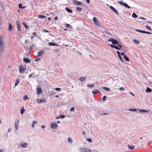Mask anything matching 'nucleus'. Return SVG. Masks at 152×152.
Here are the masks:
<instances>
[{
  "label": "nucleus",
  "instance_id": "nucleus-30",
  "mask_svg": "<svg viewBox=\"0 0 152 152\" xmlns=\"http://www.w3.org/2000/svg\"><path fill=\"white\" fill-rule=\"evenodd\" d=\"M132 16L133 18H136L138 17L137 15L134 12L132 14Z\"/></svg>",
  "mask_w": 152,
  "mask_h": 152
},
{
  "label": "nucleus",
  "instance_id": "nucleus-47",
  "mask_svg": "<svg viewBox=\"0 0 152 152\" xmlns=\"http://www.w3.org/2000/svg\"><path fill=\"white\" fill-rule=\"evenodd\" d=\"M55 90L56 91H59L61 90V89L59 88H55Z\"/></svg>",
  "mask_w": 152,
  "mask_h": 152
},
{
  "label": "nucleus",
  "instance_id": "nucleus-55",
  "mask_svg": "<svg viewBox=\"0 0 152 152\" xmlns=\"http://www.w3.org/2000/svg\"><path fill=\"white\" fill-rule=\"evenodd\" d=\"M108 45L110 46V47H111L113 48H114V45H113V44H111V45H109V44H108Z\"/></svg>",
  "mask_w": 152,
  "mask_h": 152
},
{
  "label": "nucleus",
  "instance_id": "nucleus-7",
  "mask_svg": "<svg viewBox=\"0 0 152 152\" xmlns=\"http://www.w3.org/2000/svg\"><path fill=\"white\" fill-rule=\"evenodd\" d=\"M58 126L56 123H51L50 124V127L52 129H56Z\"/></svg>",
  "mask_w": 152,
  "mask_h": 152
},
{
  "label": "nucleus",
  "instance_id": "nucleus-20",
  "mask_svg": "<svg viewBox=\"0 0 152 152\" xmlns=\"http://www.w3.org/2000/svg\"><path fill=\"white\" fill-rule=\"evenodd\" d=\"M21 146L22 148H26L28 147V145L26 143H22L21 144Z\"/></svg>",
  "mask_w": 152,
  "mask_h": 152
},
{
  "label": "nucleus",
  "instance_id": "nucleus-16",
  "mask_svg": "<svg viewBox=\"0 0 152 152\" xmlns=\"http://www.w3.org/2000/svg\"><path fill=\"white\" fill-rule=\"evenodd\" d=\"M65 10L68 13H71L72 12V10L68 7H66Z\"/></svg>",
  "mask_w": 152,
  "mask_h": 152
},
{
  "label": "nucleus",
  "instance_id": "nucleus-49",
  "mask_svg": "<svg viewBox=\"0 0 152 152\" xmlns=\"http://www.w3.org/2000/svg\"><path fill=\"white\" fill-rule=\"evenodd\" d=\"M54 51L56 53H58L59 52V50L58 49H54Z\"/></svg>",
  "mask_w": 152,
  "mask_h": 152
},
{
  "label": "nucleus",
  "instance_id": "nucleus-35",
  "mask_svg": "<svg viewBox=\"0 0 152 152\" xmlns=\"http://www.w3.org/2000/svg\"><path fill=\"white\" fill-rule=\"evenodd\" d=\"M22 24L24 26L25 28H28V26L24 22H22Z\"/></svg>",
  "mask_w": 152,
  "mask_h": 152
},
{
  "label": "nucleus",
  "instance_id": "nucleus-27",
  "mask_svg": "<svg viewBox=\"0 0 152 152\" xmlns=\"http://www.w3.org/2000/svg\"><path fill=\"white\" fill-rule=\"evenodd\" d=\"M37 123V121H33L32 122V126L33 128H34V125H36Z\"/></svg>",
  "mask_w": 152,
  "mask_h": 152
},
{
  "label": "nucleus",
  "instance_id": "nucleus-64",
  "mask_svg": "<svg viewBox=\"0 0 152 152\" xmlns=\"http://www.w3.org/2000/svg\"><path fill=\"white\" fill-rule=\"evenodd\" d=\"M58 19V17L57 16H56L54 18V20H57Z\"/></svg>",
  "mask_w": 152,
  "mask_h": 152
},
{
  "label": "nucleus",
  "instance_id": "nucleus-36",
  "mask_svg": "<svg viewBox=\"0 0 152 152\" xmlns=\"http://www.w3.org/2000/svg\"><path fill=\"white\" fill-rule=\"evenodd\" d=\"M145 27L147 29L149 30V31H152V30L151 27L148 26V25H146Z\"/></svg>",
  "mask_w": 152,
  "mask_h": 152
},
{
  "label": "nucleus",
  "instance_id": "nucleus-24",
  "mask_svg": "<svg viewBox=\"0 0 152 152\" xmlns=\"http://www.w3.org/2000/svg\"><path fill=\"white\" fill-rule=\"evenodd\" d=\"M45 17V15H38L37 17L38 18L43 19Z\"/></svg>",
  "mask_w": 152,
  "mask_h": 152
},
{
  "label": "nucleus",
  "instance_id": "nucleus-57",
  "mask_svg": "<svg viewBox=\"0 0 152 152\" xmlns=\"http://www.w3.org/2000/svg\"><path fill=\"white\" fill-rule=\"evenodd\" d=\"M42 31L44 32H48L49 31H48L45 29H44L43 30H42Z\"/></svg>",
  "mask_w": 152,
  "mask_h": 152
},
{
  "label": "nucleus",
  "instance_id": "nucleus-53",
  "mask_svg": "<svg viewBox=\"0 0 152 152\" xmlns=\"http://www.w3.org/2000/svg\"><path fill=\"white\" fill-rule=\"evenodd\" d=\"M22 4L21 3L19 4H18L19 8L20 9H21V7H22Z\"/></svg>",
  "mask_w": 152,
  "mask_h": 152
},
{
  "label": "nucleus",
  "instance_id": "nucleus-22",
  "mask_svg": "<svg viewBox=\"0 0 152 152\" xmlns=\"http://www.w3.org/2000/svg\"><path fill=\"white\" fill-rule=\"evenodd\" d=\"M145 91L146 92L150 93L152 91V90L149 87H148L146 89Z\"/></svg>",
  "mask_w": 152,
  "mask_h": 152
},
{
  "label": "nucleus",
  "instance_id": "nucleus-45",
  "mask_svg": "<svg viewBox=\"0 0 152 152\" xmlns=\"http://www.w3.org/2000/svg\"><path fill=\"white\" fill-rule=\"evenodd\" d=\"M107 99V96H104L103 97V102H105L106 99Z\"/></svg>",
  "mask_w": 152,
  "mask_h": 152
},
{
  "label": "nucleus",
  "instance_id": "nucleus-23",
  "mask_svg": "<svg viewBox=\"0 0 152 152\" xmlns=\"http://www.w3.org/2000/svg\"><path fill=\"white\" fill-rule=\"evenodd\" d=\"M48 45L50 46H55L56 44L53 42H50L48 43Z\"/></svg>",
  "mask_w": 152,
  "mask_h": 152
},
{
  "label": "nucleus",
  "instance_id": "nucleus-32",
  "mask_svg": "<svg viewBox=\"0 0 152 152\" xmlns=\"http://www.w3.org/2000/svg\"><path fill=\"white\" fill-rule=\"evenodd\" d=\"M137 109L136 108H134L133 109H129V111H130L136 112L137 111Z\"/></svg>",
  "mask_w": 152,
  "mask_h": 152
},
{
  "label": "nucleus",
  "instance_id": "nucleus-31",
  "mask_svg": "<svg viewBox=\"0 0 152 152\" xmlns=\"http://www.w3.org/2000/svg\"><path fill=\"white\" fill-rule=\"evenodd\" d=\"M25 111V109H24V107H23V108L21 109L20 110V114H23L24 113Z\"/></svg>",
  "mask_w": 152,
  "mask_h": 152
},
{
  "label": "nucleus",
  "instance_id": "nucleus-29",
  "mask_svg": "<svg viewBox=\"0 0 152 152\" xmlns=\"http://www.w3.org/2000/svg\"><path fill=\"white\" fill-rule=\"evenodd\" d=\"M65 27H68L70 28H72V26L70 25L68 23H66L65 24Z\"/></svg>",
  "mask_w": 152,
  "mask_h": 152
},
{
  "label": "nucleus",
  "instance_id": "nucleus-63",
  "mask_svg": "<svg viewBox=\"0 0 152 152\" xmlns=\"http://www.w3.org/2000/svg\"><path fill=\"white\" fill-rule=\"evenodd\" d=\"M28 40L27 39H26L25 42V44H27V43H28Z\"/></svg>",
  "mask_w": 152,
  "mask_h": 152
},
{
  "label": "nucleus",
  "instance_id": "nucleus-48",
  "mask_svg": "<svg viewBox=\"0 0 152 152\" xmlns=\"http://www.w3.org/2000/svg\"><path fill=\"white\" fill-rule=\"evenodd\" d=\"M144 33L148 34H152V33L151 32L146 31H144Z\"/></svg>",
  "mask_w": 152,
  "mask_h": 152
},
{
  "label": "nucleus",
  "instance_id": "nucleus-5",
  "mask_svg": "<svg viewBox=\"0 0 152 152\" xmlns=\"http://www.w3.org/2000/svg\"><path fill=\"white\" fill-rule=\"evenodd\" d=\"M79 150L80 151V152H91V151L90 149L85 148L83 147L80 148Z\"/></svg>",
  "mask_w": 152,
  "mask_h": 152
},
{
  "label": "nucleus",
  "instance_id": "nucleus-37",
  "mask_svg": "<svg viewBox=\"0 0 152 152\" xmlns=\"http://www.w3.org/2000/svg\"><path fill=\"white\" fill-rule=\"evenodd\" d=\"M133 41L134 42V43L136 44H139L140 43V42L139 41L137 40L136 39H134Z\"/></svg>",
  "mask_w": 152,
  "mask_h": 152
},
{
  "label": "nucleus",
  "instance_id": "nucleus-61",
  "mask_svg": "<svg viewBox=\"0 0 152 152\" xmlns=\"http://www.w3.org/2000/svg\"><path fill=\"white\" fill-rule=\"evenodd\" d=\"M121 55L122 56H124H124H126V55H125V54L123 52H121Z\"/></svg>",
  "mask_w": 152,
  "mask_h": 152
},
{
  "label": "nucleus",
  "instance_id": "nucleus-51",
  "mask_svg": "<svg viewBox=\"0 0 152 152\" xmlns=\"http://www.w3.org/2000/svg\"><path fill=\"white\" fill-rule=\"evenodd\" d=\"M34 72H33V73H32L31 74H30L29 76H28V77H29V78H31L32 76L33 75H34Z\"/></svg>",
  "mask_w": 152,
  "mask_h": 152
},
{
  "label": "nucleus",
  "instance_id": "nucleus-21",
  "mask_svg": "<svg viewBox=\"0 0 152 152\" xmlns=\"http://www.w3.org/2000/svg\"><path fill=\"white\" fill-rule=\"evenodd\" d=\"M13 28L12 26L10 24V23H9V27H8V29L9 31H12Z\"/></svg>",
  "mask_w": 152,
  "mask_h": 152
},
{
  "label": "nucleus",
  "instance_id": "nucleus-33",
  "mask_svg": "<svg viewBox=\"0 0 152 152\" xmlns=\"http://www.w3.org/2000/svg\"><path fill=\"white\" fill-rule=\"evenodd\" d=\"M135 31L142 33H144V31L142 30L139 29H136L134 30Z\"/></svg>",
  "mask_w": 152,
  "mask_h": 152
},
{
  "label": "nucleus",
  "instance_id": "nucleus-52",
  "mask_svg": "<svg viewBox=\"0 0 152 152\" xmlns=\"http://www.w3.org/2000/svg\"><path fill=\"white\" fill-rule=\"evenodd\" d=\"M86 140L89 142H91L92 141L91 139L90 138H88L86 139Z\"/></svg>",
  "mask_w": 152,
  "mask_h": 152
},
{
  "label": "nucleus",
  "instance_id": "nucleus-25",
  "mask_svg": "<svg viewBox=\"0 0 152 152\" xmlns=\"http://www.w3.org/2000/svg\"><path fill=\"white\" fill-rule=\"evenodd\" d=\"M114 48H115L118 50H120V48L118 47V45H114Z\"/></svg>",
  "mask_w": 152,
  "mask_h": 152
},
{
  "label": "nucleus",
  "instance_id": "nucleus-42",
  "mask_svg": "<svg viewBox=\"0 0 152 152\" xmlns=\"http://www.w3.org/2000/svg\"><path fill=\"white\" fill-rule=\"evenodd\" d=\"M87 86V87H93L94 86V84H93L92 85H91V84H88Z\"/></svg>",
  "mask_w": 152,
  "mask_h": 152
},
{
  "label": "nucleus",
  "instance_id": "nucleus-59",
  "mask_svg": "<svg viewBox=\"0 0 152 152\" xmlns=\"http://www.w3.org/2000/svg\"><path fill=\"white\" fill-rule=\"evenodd\" d=\"M116 52L118 54V56H119V55L120 56V55H121V53H120V52L119 51H116Z\"/></svg>",
  "mask_w": 152,
  "mask_h": 152
},
{
  "label": "nucleus",
  "instance_id": "nucleus-62",
  "mask_svg": "<svg viewBox=\"0 0 152 152\" xmlns=\"http://www.w3.org/2000/svg\"><path fill=\"white\" fill-rule=\"evenodd\" d=\"M82 134L83 135H85L86 134V132L85 131H83Z\"/></svg>",
  "mask_w": 152,
  "mask_h": 152
},
{
  "label": "nucleus",
  "instance_id": "nucleus-6",
  "mask_svg": "<svg viewBox=\"0 0 152 152\" xmlns=\"http://www.w3.org/2000/svg\"><path fill=\"white\" fill-rule=\"evenodd\" d=\"M37 103L39 104L42 103H43L46 102V99H45L44 98H43L42 99H37Z\"/></svg>",
  "mask_w": 152,
  "mask_h": 152
},
{
  "label": "nucleus",
  "instance_id": "nucleus-44",
  "mask_svg": "<svg viewBox=\"0 0 152 152\" xmlns=\"http://www.w3.org/2000/svg\"><path fill=\"white\" fill-rule=\"evenodd\" d=\"M23 98L24 100H26L28 99V97L27 95H26L24 96H23Z\"/></svg>",
  "mask_w": 152,
  "mask_h": 152
},
{
  "label": "nucleus",
  "instance_id": "nucleus-43",
  "mask_svg": "<svg viewBox=\"0 0 152 152\" xmlns=\"http://www.w3.org/2000/svg\"><path fill=\"white\" fill-rule=\"evenodd\" d=\"M118 57L119 58H120L121 61V62L122 63H123V61L124 60H123L121 56V55H119L118 56Z\"/></svg>",
  "mask_w": 152,
  "mask_h": 152
},
{
  "label": "nucleus",
  "instance_id": "nucleus-2",
  "mask_svg": "<svg viewBox=\"0 0 152 152\" xmlns=\"http://www.w3.org/2000/svg\"><path fill=\"white\" fill-rule=\"evenodd\" d=\"M5 47V43L1 36L0 35V52L2 53Z\"/></svg>",
  "mask_w": 152,
  "mask_h": 152
},
{
  "label": "nucleus",
  "instance_id": "nucleus-54",
  "mask_svg": "<svg viewBox=\"0 0 152 152\" xmlns=\"http://www.w3.org/2000/svg\"><path fill=\"white\" fill-rule=\"evenodd\" d=\"M74 110H75V108L73 107H72L70 109V111H74Z\"/></svg>",
  "mask_w": 152,
  "mask_h": 152
},
{
  "label": "nucleus",
  "instance_id": "nucleus-46",
  "mask_svg": "<svg viewBox=\"0 0 152 152\" xmlns=\"http://www.w3.org/2000/svg\"><path fill=\"white\" fill-rule=\"evenodd\" d=\"M119 90L121 91H124L125 90V89L123 87H121L119 88Z\"/></svg>",
  "mask_w": 152,
  "mask_h": 152
},
{
  "label": "nucleus",
  "instance_id": "nucleus-11",
  "mask_svg": "<svg viewBox=\"0 0 152 152\" xmlns=\"http://www.w3.org/2000/svg\"><path fill=\"white\" fill-rule=\"evenodd\" d=\"M23 60L26 63H28L31 61V60L29 58H24Z\"/></svg>",
  "mask_w": 152,
  "mask_h": 152
},
{
  "label": "nucleus",
  "instance_id": "nucleus-9",
  "mask_svg": "<svg viewBox=\"0 0 152 152\" xmlns=\"http://www.w3.org/2000/svg\"><path fill=\"white\" fill-rule=\"evenodd\" d=\"M110 8L116 14L118 15H119V13L115 9L114 7H113L111 6H109Z\"/></svg>",
  "mask_w": 152,
  "mask_h": 152
},
{
  "label": "nucleus",
  "instance_id": "nucleus-38",
  "mask_svg": "<svg viewBox=\"0 0 152 152\" xmlns=\"http://www.w3.org/2000/svg\"><path fill=\"white\" fill-rule=\"evenodd\" d=\"M124 59H125V60L126 61H127L128 62L129 61V58L126 56H124Z\"/></svg>",
  "mask_w": 152,
  "mask_h": 152
},
{
  "label": "nucleus",
  "instance_id": "nucleus-39",
  "mask_svg": "<svg viewBox=\"0 0 152 152\" xmlns=\"http://www.w3.org/2000/svg\"><path fill=\"white\" fill-rule=\"evenodd\" d=\"M59 116L60 117V118H63L65 117V115H62L61 114H60L59 115Z\"/></svg>",
  "mask_w": 152,
  "mask_h": 152
},
{
  "label": "nucleus",
  "instance_id": "nucleus-10",
  "mask_svg": "<svg viewBox=\"0 0 152 152\" xmlns=\"http://www.w3.org/2000/svg\"><path fill=\"white\" fill-rule=\"evenodd\" d=\"M19 121L18 120H16L15 122V129L16 130H17L18 129V125H19Z\"/></svg>",
  "mask_w": 152,
  "mask_h": 152
},
{
  "label": "nucleus",
  "instance_id": "nucleus-15",
  "mask_svg": "<svg viewBox=\"0 0 152 152\" xmlns=\"http://www.w3.org/2000/svg\"><path fill=\"white\" fill-rule=\"evenodd\" d=\"M73 3L74 4L76 5H82V3L80 2V1H73Z\"/></svg>",
  "mask_w": 152,
  "mask_h": 152
},
{
  "label": "nucleus",
  "instance_id": "nucleus-34",
  "mask_svg": "<svg viewBox=\"0 0 152 152\" xmlns=\"http://www.w3.org/2000/svg\"><path fill=\"white\" fill-rule=\"evenodd\" d=\"M139 112H140L143 113H146L148 112V111L144 109H140L139 110Z\"/></svg>",
  "mask_w": 152,
  "mask_h": 152
},
{
  "label": "nucleus",
  "instance_id": "nucleus-26",
  "mask_svg": "<svg viewBox=\"0 0 152 152\" xmlns=\"http://www.w3.org/2000/svg\"><path fill=\"white\" fill-rule=\"evenodd\" d=\"M128 147L129 149L132 150L134 148V146L133 145H128Z\"/></svg>",
  "mask_w": 152,
  "mask_h": 152
},
{
  "label": "nucleus",
  "instance_id": "nucleus-19",
  "mask_svg": "<svg viewBox=\"0 0 152 152\" xmlns=\"http://www.w3.org/2000/svg\"><path fill=\"white\" fill-rule=\"evenodd\" d=\"M100 93L99 91L97 89L94 90L92 91V93L93 94H96Z\"/></svg>",
  "mask_w": 152,
  "mask_h": 152
},
{
  "label": "nucleus",
  "instance_id": "nucleus-58",
  "mask_svg": "<svg viewBox=\"0 0 152 152\" xmlns=\"http://www.w3.org/2000/svg\"><path fill=\"white\" fill-rule=\"evenodd\" d=\"M34 44L31 45L30 46V48L29 49L30 50H31L33 48V47H34Z\"/></svg>",
  "mask_w": 152,
  "mask_h": 152
},
{
  "label": "nucleus",
  "instance_id": "nucleus-3",
  "mask_svg": "<svg viewBox=\"0 0 152 152\" xmlns=\"http://www.w3.org/2000/svg\"><path fill=\"white\" fill-rule=\"evenodd\" d=\"M117 3H119L120 5L123 6H124L128 8H131L126 3H123L122 1H118Z\"/></svg>",
  "mask_w": 152,
  "mask_h": 152
},
{
  "label": "nucleus",
  "instance_id": "nucleus-12",
  "mask_svg": "<svg viewBox=\"0 0 152 152\" xmlns=\"http://www.w3.org/2000/svg\"><path fill=\"white\" fill-rule=\"evenodd\" d=\"M16 23L17 25V28H18V31H19L21 32V31L20 28V24L19 22L18 21H16Z\"/></svg>",
  "mask_w": 152,
  "mask_h": 152
},
{
  "label": "nucleus",
  "instance_id": "nucleus-56",
  "mask_svg": "<svg viewBox=\"0 0 152 152\" xmlns=\"http://www.w3.org/2000/svg\"><path fill=\"white\" fill-rule=\"evenodd\" d=\"M139 18L140 19H142V20H146V19L144 17H139Z\"/></svg>",
  "mask_w": 152,
  "mask_h": 152
},
{
  "label": "nucleus",
  "instance_id": "nucleus-28",
  "mask_svg": "<svg viewBox=\"0 0 152 152\" xmlns=\"http://www.w3.org/2000/svg\"><path fill=\"white\" fill-rule=\"evenodd\" d=\"M19 80L17 79L16 80H15V86H16L18 85V84H19Z\"/></svg>",
  "mask_w": 152,
  "mask_h": 152
},
{
  "label": "nucleus",
  "instance_id": "nucleus-13",
  "mask_svg": "<svg viewBox=\"0 0 152 152\" xmlns=\"http://www.w3.org/2000/svg\"><path fill=\"white\" fill-rule=\"evenodd\" d=\"M37 93L38 95L41 94L42 92V89L41 88H37Z\"/></svg>",
  "mask_w": 152,
  "mask_h": 152
},
{
  "label": "nucleus",
  "instance_id": "nucleus-14",
  "mask_svg": "<svg viewBox=\"0 0 152 152\" xmlns=\"http://www.w3.org/2000/svg\"><path fill=\"white\" fill-rule=\"evenodd\" d=\"M86 77H82L79 78V80L81 81H86Z\"/></svg>",
  "mask_w": 152,
  "mask_h": 152
},
{
  "label": "nucleus",
  "instance_id": "nucleus-17",
  "mask_svg": "<svg viewBox=\"0 0 152 152\" xmlns=\"http://www.w3.org/2000/svg\"><path fill=\"white\" fill-rule=\"evenodd\" d=\"M44 52L45 51L43 50H42L40 51H39L38 53V56H41L43 54V53H44Z\"/></svg>",
  "mask_w": 152,
  "mask_h": 152
},
{
  "label": "nucleus",
  "instance_id": "nucleus-8",
  "mask_svg": "<svg viewBox=\"0 0 152 152\" xmlns=\"http://www.w3.org/2000/svg\"><path fill=\"white\" fill-rule=\"evenodd\" d=\"M26 69L24 68L21 65L20 66L19 68V72L20 73H23L25 71Z\"/></svg>",
  "mask_w": 152,
  "mask_h": 152
},
{
  "label": "nucleus",
  "instance_id": "nucleus-60",
  "mask_svg": "<svg viewBox=\"0 0 152 152\" xmlns=\"http://www.w3.org/2000/svg\"><path fill=\"white\" fill-rule=\"evenodd\" d=\"M39 59H40V58H37L35 60V61L37 62V61H38L39 60Z\"/></svg>",
  "mask_w": 152,
  "mask_h": 152
},
{
  "label": "nucleus",
  "instance_id": "nucleus-4",
  "mask_svg": "<svg viewBox=\"0 0 152 152\" xmlns=\"http://www.w3.org/2000/svg\"><path fill=\"white\" fill-rule=\"evenodd\" d=\"M93 20L95 24L98 27L101 26L100 23H99L96 17H94Z\"/></svg>",
  "mask_w": 152,
  "mask_h": 152
},
{
  "label": "nucleus",
  "instance_id": "nucleus-40",
  "mask_svg": "<svg viewBox=\"0 0 152 152\" xmlns=\"http://www.w3.org/2000/svg\"><path fill=\"white\" fill-rule=\"evenodd\" d=\"M76 9L78 12H80V11L82 10V8L80 7H77Z\"/></svg>",
  "mask_w": 152,
  "mask_h": 152
},
{
  "label": "nucleus",
  "instance_id": "nucleus-50",
  "mask_svg": "<svg viewBox=\"0 0 152 152\" xmlns=\"http://www.w3.org/2000/svg\"><path fill=\"white\" fill-rule=\"evenodd\" d=\"M110 115V114H109V113H101V115Z\"/></svg>",
  "mask_w": 152,
  "mask_h": 152
},
{
  "label": "nucleus",
  "instance_id": "nucleus-18",
  "mask_svg": "<svg viewBox=\"0 0 152 152\" xmlns=\"http://www.w3.org/2000/svg\"><path fill=\"white\" fill-rule=\"evenodd\" d=\"M102 89H104L106 91H107L108 92L110 91L111 90V89L110 88H109L108 87H102Z\"/></svg>",
  "mask_w": 152,
  "mask_h": 152
},
{
  "label": "nucleus",
  "instance_id": "nucleus-41",
  "mask_svg": "<svg viewBox=\"0 0 152 152\" xmlns=\"http://www.w3.org/2000/svg\"><path fill=\"white\" fill-rule=\"evenodd\" d=\"M68 141L69 142L72 143V140L71 138L69 137L68 138Z\"/></svg>",
  "mask_w": 152,
  "mask_h": 152
},
{
  "label": "nucleus",
  "instance_id": "nucleus-1",
  "mask_svg": "<svg viewBox=\"0 0 152 152\" xmlns=\"http://www.w3.org/2000/svg\"><path fill=\"white\" fill-rule=\"evenodd\" d=\"M108 41L111 42L112 44L114 45H117L120 48L122 49V45L119 43V42L117 40L113 38H110L108 39Z\"/></svg>",
  "mask_w": 152,
  "mask_h": 152
}]
</instances>
